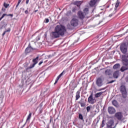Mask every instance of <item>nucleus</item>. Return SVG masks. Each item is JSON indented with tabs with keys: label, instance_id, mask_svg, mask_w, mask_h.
<instances>
[{
	"label": "nucleus",
	"instance_id": "2f4dec72",
	"mask_svg": "<svg viewBox=\"0 0 128 128\" xmlns=\"http://www.w3.org/2000/svg\"><path fill=\"white\" fill-rule=\"evenodd\" d=\"M105 122L106 121L104 120V119H103L102 120V125H101L102 128H104V126L106 124H104Z\"/></svg>",
	"mask_w": 128,
	"mask_h": 128
},
{
	"label": "nucleus",
	"instance_id": "bb28decb",
	"mask_svg": "<svg viewBox=\"0 0 128 128\" xmlns=\"http://www.w3.org/2000/svg\"><path fill=\"white\" fill-rule=\"evenodd\" d=\"M96 110L92 112L90 114V116L91 118H94V116H96Z\"/></svg>",
	"mask_w": 128,
	"mask_h": 128
},
{
	"label": "nucleus",
	"instance_id": "ea45409f",
	"mask_svg": "<svg viewBox=\"0 0 128 128\" xmlns=\"http://www.w3.org/2000/svg\"><path fill=\"white\" fill-rule=\"evenodd\" d=\"M2 12H6V8H2Z\"/></svg>",
	"mask_w": 128,
	"mask_h": 128
},
{
	"label": "nucleus",
	"instance_id": "f3484780",
	"mask_svg": "<svg viewBox=\"0 0 128 128\" xmlns=\"http://www.w3.org/2000/svg\"><path fill=\"white\" fill-rule=\"evenodd\" d=\"M112 70L110 69H107L105 71V74L106 76H112Z\"/></svg>",
	"mask_w": 128,
	"mask_h": 128
},
{
	"label": "nucleus",
	"instance_id": "09e8293b",
	"mask_svg": "<svg viewBox=\"0 0 128 128\" xmlns=\"http://www.w3.org/2000/svg\"><path fill=\"white\" fill-rule=\"evenodd\" d=\"M18 2H22V0H18Z\"/></svg>",
	"mask_w": 128,
	"mask_h": 128
},
{
	"label": "nucleus",
	"instance_id": "5701e85b",
	"mask_svg": "<svg viewBox=\"0 0 128 128\" xmlns=\"http://www.w3.org/2000/svg\"><path fill=\"white\" fill-rule=\"evenodd\" d=\"M38 56L36 58L33 59L32 62L35 64H38Z\"/></svg>",
	"mask_w": 128,
	"mask_h": 128
},
{
	"label": "nucleus",
	"instance_id": "ddd939ff",
	"mask_svg": "<svg viewBox=\"0 0 128 128\" xmlns=\"http://www.w3.org/2000/svg\"><path fill=\"white\" fill-rule=\"evenodd\" d=\"M96 2H98V0H90V6H96Z\"/></svg>",
	"mask_w": 128,
	"mask_h": 128
},
{
	"label": "nucleus",
	"instance_id": "1a4fd4ad",
	"mask_svg": "<svg viewBox=\"0 0 128 128\" xmlns=\"http://www.w3.org/2000/svg\"><path fill=\"white\" fill-rule=\"evenodd\" d=\"M108 112L110 114H116V108L112 106H109L108 108Z\"/></svg>",
	"mask_w": 128,
	"mask_h": 128
},
{
	"label": "nucleus",
	"instance_id": "393cba45",
	"mask_svg": "<svg viewBox=\"0 0 128 128\" xmlns=\"http://www.w3.org/2000/svg\"><path fill=\"white\" fill-rule=\"evenodd\" d=\"M88 8H85L84 10V14L85 16H86L88 14Z\"/></svg>",
	"mask_w": 128,
	"mask_h": 128
},
{
	"label": "nucleus",
	"instance_id": "f257e3e1",
	"mask_svg": "<svg viewBox=\"0 0 128 128\" xmlns=\"http://www.w3.org/2000/svg\"><path fill=\"white\" fill-rule=\"evenodd\" d=\"M64 32H66V29L60 26H56L54 28V32H51L50 36L52 38H60V36H64Z\"/></svg>",
	"mask_w": 128,
	"mask_h": 128
},
{
	"label": "nucleus",
	"instance_id": "aec40b11",
	"mask_svg": "<svg viewBox=\"0 0 128 128\" xmlns=\"http://www.w3.org/2000/svg\"><path fill=\"white\" fill-rule=\"evenodd\" d=\"M74 4H75V6H76L78 8H80V4H82V1L74 2Z\"/></svg>",
	"mask_w": 128,
	"mask_h": 128
},
{
	"label": "nucleus",
	"instance_id": "a878e982",
	"mask_svg": "<svg viewBox=\"0 0 128 128\" xmlns=\"http://www.w3.org/2000/svg\"><path fill=\"white\" fill-rule=\"evenodd\" d=\"M34 66H36V64L33 63L31 65H30V66L28 68H26V70L28 71V70H30V68H34Z\"/></svg>",
	"mask_w": 128,
	"mask_h": 128
},
{
	"label": "nucleus",
	"instance_id": "20e7f679",
	"mask_svg": "<svg viewBox=\"0 0 128 128\" xmlns=\"http://www.w3.org/2000/svg\"><path fill=\"white\" fill-rule=\"evenodd\" d=\"M120 50L123 54H126L128 52V46L126 44H122L120 46Z\"/></svg>",
	"mask_w": 128,
	"mask_h": 128
},
{
	"label": "nucleus",
	"instance_id": "f03ea898",
	"mask_svg": "<svg viewBox=\"0 0 128 128\" xmlns=\"http://www.w3.org/2000/svg\"><path fill=\"white\" fill-rule=\"evenodd\" d=\"M122 66L120 68L121 72H124L128 70V54L122 55Z\"/></svg>",
	"mask_w": 128,
	"mask_h": 128
},
{
	"label": "nucleus",
	"instance_id": "c85d7f7f",
	"mask_svg": "<svg viewBox=\"0 0 128 128\" xmlns=\"http://www.w3.org/2000/svg\"><path fill=\"white\" fill-rule=\"evenodd\" d=\"M10 32V28H8V30L4 31L2 34V36H4V34H6V33Z\"/></svg>",
	"mask_w": 128,
	"mask_h": 128
},
{
	"label": "nucleus",
	"instance_id": "8fccbe9b",
	"mask_svg": "<svg viewBox=\"0 0 128 128\" xmlns=\"http://www.w3.org/2000/svg\"><path fill=\"white\" fill-rule=\"evenodd\" d=\"M128 30L125 32V34H128Z\"/></svg>",
	"mask_w": 128,
	"mask_h": 128
},
{
	"label": "nucleus",
	"instance_id": "7c9ffc66",
	"mask_svg": "<svg viewBox=\"0 0 128 128\" xmlns=\"http://www.w3.org/2000/svg\"><path fill=\"white\" fill-rule=\"evenodd\" d=\"M78 118L81 120H84V116H82V114H79Z\"/></svg>",
	"mask_w": 128,
	"mask_h": 128
},
{
	"label": "nucleus",
	"instance_id": "de8ad7c7",
	"mask_svg": "<svg viewBox=\"0 0 128 128\" xmlns=\"http://www.w3.org/2000/svg\"><path fill=\"white\" fill-rule=\"evenodd\" d=\"M102 90H104V88H103L102 89L99 90V91Z\"/></svg>",
	"mask_w": 128,
	"mask_h": 128
},
{
	"label": "nucleus",
	"instance_id": "a18cd8bd",
	"mask_svg": "<svg viewBox=\"0 0 128 128\" xmlns=\"http://www.w3.org/2000/svg\"><path fill=\"white\" fill-rule=\"evenodd\" d=\"M18 6H20V5L18 4H16L15 10H16V8H18Z\"/></svg>",
	"mask_w": 128,
	"mask_h": 128
},
{
	"label": "nucleus",
	"instance_id": "7ed1b4c3",
	"mask_svg": "<svg viewBox=\"0 0 128 128\" xmlns=\"http://www.w3.org/2000/svg\"><path fill=\"white\" fill-rule=\"evenodd\" d=\"M120 92L122 94L123 98H126L128 96V92H126V86L122 85L120 88Z\"/></svg>",
	"mask_w": 128,
	"mask_h": 128
},
{
	"label": "nucleus",
	"instance_id": "b1692460",
	"mask_svg": "<svg viewBox=\"0 0 128 128\" xmlns=\"http://www.w3.org/2000/svg\"><path fill=\"white\" fill-rule=\"evenodd\" d=\"M102 94H104V92H100L96 93L95 94V97L96 98H100V96H102Z\"/></svg>",
	"mask_w": 128,
	"mask_h": 128
},
{
	"label": "nucleus",
	"instance_id": "a19ab883",
	"mask_svg": "<svg viewBox=\"0 0 128 128\" xmlns=\"http://www.w3.org/2000/svg\"><path fill=\"white\" fill-rule=\"evenodd\" d=\"M30 2V0H26V4H28V2Z\"/></svg>",
	"mask_w": 128,
	"mask_h": 128
},
{
	"label": "nucleus",
	"instance_id": "4d7b16f0",
	"mask_svg": "<svg viewBox=\"0 0 128 128\" xmlns=\"http://www.w3.org/2000/svg\"><path fill=\"white\" fill-rule=\"evenodd\" d=\"M24 126H26V124H24Z\"/></svg>",
	"mask_w": 128,
	"mask_h": 128
},
{
	"label": "nucleus",
	"instance_id": "6e6d98bb",
	"mask_svg": "<svg viewBox=\"0 0 128 128\" xmlns=\"http://www.w3.org/2000/svg\"><path fill=\"white\" fill-rule=\"evenodd\" d=\"M1 14H2V12H0V16Z\"/></svg>",
	"mask_w": 128,
	"mask_h": 128
},
{
	"label": "nucleus",
	"instance_id": "c03bdc74",
	"mask_svg": "<svg viewBox=\"0 0 128 128\" xmlns=\"http://www.w3.org/2000/svg\"><path fill=\"white\" fill-rule=\"evenodd\" d=\"M43 62L42 61H41L39 62L38 64L39 66H40V64H42Z\"/></svg>",
	"mask_w": 128,
	"mask_h": 128
},
{
	"label": "nucleus",
	"instance_id": "c756f323",
	"mask_svg": "<svg viewBox=\"0 0 128 128\" xmlns=\"http://www.w3.org/2000/svg\"><path fill=\"white\" fill-rule=\"evenodd\" d=\"M92 108V106H90L86 107L87 112H90V108Z\"/></svg>",
	"mask_w": 128,
	"mask_h": 128
},
{
	"label": "nucleus",
	"instance_id": "864d4df0",
	"mask_svg": "<svg viewBox=\"0 0 128 128\" xmlns=\"http://www.w3.org/2000/svg\"><path fill=\"white\" fill-rule=\"evenodd\" d=\"M50 122H52V118L50 120Z\"/></svg>",
	"mask_w": 128,
	"mask_h": 128
},
{
	"label": "nucleus",
	"instance_id": "79ce46f5",
	"mask_svg": "<svg viewBox=\"0 0 128 128\" xmlns=\"http://www.w3.org/2000/svg\"><path fill=\"white\" fill-rule=\"evenodd\" d=\"M76 9L74 8L72 10V12H76Z\"/></svg>",
	"mask_w": 128,
	"mask_h": 128
},
{
	"label": "nucleus",
	"instance_id": "4468645a",
	"mask_svg": "<svg viewBox=\"0 0 128 128\" xmlns=\"http://www.w3.org/2000/svg\"><path fill=\"white\" fill-rule=\"evenodd\" d=\"M120 2H119V0H117L115 6L114 14H116V12H118V10H120V8L118 7V6H120Z\"/></svg>",
	"mask_w": 128,
	"mask_h": 128
},
{
	"label": "nucleus",
	"instance_id": "49530a36",
	"mask_svg": "<svg viewBox=\"0 0 128 128\" xmlns=\"http://www.w3.org/2000/svg\"><path fill=\"white\" fill-rule=\"evenodd\" d=\"M98 122H100V120H98L96 122V124H98Z\"/></svg>",
	"mask_w": 128,
	"mask_h": 128
},
{
	"label": "nucleus",
	"instance_id": "f704fd0d",
	"mask_svg": "<svg viewBox=\"0 0 128 128\" xmlns=\"http://www.w3.org/2000/svg\"><path fill=\"white\" fill-rule=\"evenodd\" d=\"M72 14V11H68L67 12V16H70Z\"/></svg>",
	"mask_w": 128,
	"mask_h": 128
},
{
	"label": "nucleus",
	"instance_id": "58836bf2",
	"mask_svg": "<svg viewBox=\"0 0 128 128\" xmlns=\"http://www.w3.org/2000/svg\"><path fill=\"white\" fill-rule=\"evenodd\" d=\"M24 13H25L26 14H28V10H25Z\"/></svg>",
	"mask_w": 128,
	"mask_h": 128
},
{
	"label": "nucleus",
	"instance_id": "412c9836",
	"mask_svg": "<svg viewBox=\"0 0 128 128\" xmlns=\"http://www.w3.org/2000/svg\"><path fill=\"white\" fill-rule=\"evenodd\" d=\"M80 104L82 108H84V106H86V103L84 102V100L81 99V100L78 102Z\"/></svg>",
	"mask_w": 128,
	"mask_h": 128
},
{
	"label": "nucleus",
	"instance_id": "0eeeda50",
	"mask_svg": "<svg viewBox=\"0 0 128 128\" xmlns=\"http://www.w3.org/2000/svg\"><path fill=\"white\" fill-rule=\"evenodd\" d=\"M96 99L94 98V96L92 94L88 98V102L91 104H96Z\"/></svg>",
	"mask_w": 128,
	"mask_h": 128
},
{
	"label": "nucleus",
	"instance_id": "13d9d810",
	"mask_svg": "<svg viewBox=\"0 0 128 128\" xmlns=\"http://www.w3.org/2000/svg\"><path fill=\"white\" fill-rule=\"evenodd\" d=\"M96 16H98V15H96Z\"/></svg>",
	"mask_w": 128,
	"mask_h": 128
},
{
	"label": "nucleus",
	"instance_id": "6ab92c4d",
	"mask_svg": "<svg viewBox=\"0 0 128 128\" xmlns=\"http://www.w3.org/2000/svg\"><path fill=\"white\" fill-rule=\"evenodd\" d=\"M112 104H113L114 106H116V108L118 107V101H116V100H113L112 101Z\"/></svg>",
	"mask_w": 128,
	"mask_h": 128
},
{
	"label": "nucleus",
	"instance_id": "39448f33",
	"mask_svg": "<svg viewBox=\"0 0 128 128\" xmlns=\"http://www.w3.org/2000/svg\"><path fill=\"white\" fill-rule=\"evenodd\" d=\"M107 128H115L116 126H114V121L112 120H110L108 122Z\"/></svg>",
	"mask_w": 128,
	"mask_h": 128
},
{
	"label": "nucleus",
	"instance_id": "9d476101",
	"mask_svg": "<svg viewBox=\"0 0 128 128\" xmlns=\"http://www.w3.org/2000/svg\"><path fill=\"white\" fill-rule=\"evenodd\" d=\"M115 116L118 120H122L124 116H122V112H117L115 114Z\"/></svg>",
	"mask_w": 128,
	"mask_h": 128
},
{
	"label": "nucleus",
	"instance_id": "dca6fc26",
	"mask_svg": "<svg viewBox=\"0 0 128 128\" xmlns=\"http://www.w3.org/2000/svg\"><path fill=\"white\" fill-rule=\"evenodd\" d=\"M120 74V72L116 71L113 74V78H118V76Z\"/></svg>",
	"mask_w": 128,
	"mask_h": 128
},
{
	"label": "nucleus",
	"instance_id": "9b49d317",
	"mask_svg": "<svg viewBox=\"0 0 128 128\" xmlns=\"http://www.w3.org/2000/svg\"><path fill=\"white\" fill-rule=\"evenodd\" d=\"M34 50V48H32L30 46V43L28 44V46L25 50L26 54H30V52H32Z\"/></svg>",
	"mask_w": 128,
	"mask_h": 128
},
{
	"label": "nucleus",
	"instance_id": "5fc2aeb1",
	"mask_svg": "<svg viewBox=\"0 0 128 128\" xmlns=\"http://www.w3.org/2000/svg\"><path fill=\"white\" fill-rule=\"evenodd\" d=\"M40 114H42V111H40Z\"/></svg>",
	"mask_w": 128,
	"mask_h": 128
},
{
	"label": "nucleus",
	"instance_id": "e433bc0d",
	"mask_svg": "<svg viewBox=\"0 0 128 128\" xmlns=\"http://www.w3.org/2000/svg\"><path fill=\"white\" fill-rule=\"evenodd\" d=\"M114 11L113 14H109L110 18H111V16H114Z\"/></svg>",
	"mask_w": 128,
	"mask_h": 128
},
{
	"label": "nucleus",
	"instance_id": "3c124183",
	"mask_svg": "<svg viewBox=\"0 0 128 128\" xmlns=\"http://www.w3.org/2000/svg\"><path fill=\"white\" fill-rule=\"evenodd\" d=\"M20 2H18L17 4H19L20 5Z\"/></svg>",
	"mask_w": 128,
	"mask_h": 128
},
{
	"label": "nucleus",
	"instance_id": "c9c22d12",
	"mask_svg": "<svg viewBox=\"0 0 128 128\" xmlns=\"http://www.w3.org/2000/svg\"><path fill=\"white\" fill-rule=\"evenodd\" d=\"M6 16H12V18L14 16V14H6Z\"/></svg>",
	"mask_w": 128,
	"mask_h": 128
},
{
	"label": "nucleus",
	"instance_id": "72a5a7b5",
	"mask_svg": "<svg viewBox=\"0 0 128 128\" xmlns=\"http://www.w3.org/2000/svg\"><path fill=\"white\" fill-rule=\"evenodd\" d=\"M6 16V14H2V17L0 18V22L1 21L2 19L3 18H4V16Z\"/></svg>",
	"mask_w": 128,
	"mask_h": 128
},
{
	"label": "nucleus",
	"instance_id": "37998d69",
	"mask_svg": "<svg viewBox=\"0 0 128 128\" xmlns=\"http://www.w3.org/2000/svg\"><path fill=\"white\" fill-rule=\"evenodd\" d=\"M112 82H114V80H112V81H110L108 84H112Z\"/></svg>",
	"mask_w": 128,
	"mask_h": 128
},
{
	"label": "nucleus",
	"instance_id": "a211bd4d",
	"mask_svg": "<svg viewBox=\"0 0 128 128\" xmlns=\"http://www.w3.org/2000/svg\"><path fill=\"white\" fill-rule=\"evenodd\" d=\"M80 91H78L76 93V100H78L80 98Z\"/></svg>",
	"mask_w": 128,
	"mask_h": 128
},
{
	"label": "nucleus",
	"instance_id": "f8f14e48",
	"mask_svg": "<svg viewBox=\"0 0 128 128\" xmlns=\"http://www.w3.org/2000/svg\"><path fill=\"white\" fill-rule=\"evenodd\" d=\"M78 16L79 18H80V20H84V18H86V15L82 11L78 12Z\"/></svg>",
	"mask_w": 128,
	"mask_h": 128
},
{
	"label": "nucleus",
	"instance_id": "4c0bfd02",
	"mask_svg": "<svg viewBox=\"0 0 128 128\" xmlns=\"http://www.w3.org/2000/svg\"><path fill=\"white\" fill-rule=\"evenodd\" d=\"M49 22L50 20L48 18L45 19V22H46V24H48V22Z\"/></svg>",
	"mask_w": 128,
	"mask_h": 128
},
{
	"label": "nucleus",
	"instance_id": "cd10ccee",
	"mask_svg": "<svg viewBox=\"0 0 128 128\" xmlns=\"http://www.w3.org/2000/svg\"><path fill=\"white\" fill-rule=\"evenodd\" d=\"M32 118V112H30L26 120V122L30 121V118Z\"/></svg>",
	"mask_w": 128,
	"mask_h": 128
},
{
	"label": "nucleus",
	"instance_id": "473e14b6",
	"mask_svg": "<svg viewBox=\"0 0 128 128\" xmlns=\"http://www.w3.org/2000/svg\"><path fill=\"white\" fill-rule=\"evenodd\" d=\"M4 8H7L10 6V4H8L6 3V2H4Z\"/></svg>",
	"mask_w": 128,
	"mask_h": 128
},
{
	"label": "nucleus",
	"instance_id": "4be33fe9",
	"mask_svg": "<svg viewBox=\"0 0 128 128\" xmlns=\"http://www.w3.org/2000/svg\"><path fill=\"white\" fill-rule=\"evenodd\" d=\"M120 68V64H115L113 66L114 70H118V68Z\"/></svg>",
	"mask_w": 128,
	"mask_h": 128
},
{
	"label": "nucleus",
	"instance_id": "2eb2a0df",
	"mask_svg": "<svg viewBox=\"0 0 128 128\" xmlns=\"http://www.w3.org/2000/svg\"><path fill=\"white\" fill-rule=\"evenodd\" d=\"M64 75V72H62L56 78V80L55 82L54 83V84H56L58 83V80H60L62 76Z\"/></svg>",
	"mask_w": 128,
	"mask_h": 128
},
{
	"label": "nucleus",
	"instance_id": "6e6552de",
	"mask_svg": "<svg viewBox=\"0 0 128 128\" xmlns=\"http://www.w3.org/2000/svg\"><path fill=\"white\" fill-rule=\"evenodd\" d=\"M96 84L99 88H100L104 84L102 79L101 78L99 77L96 79Z\"/></svg>",
	"mask_w": 128,
	"mask_h": 128
},
{
	"label": "nucleus",
	"instance_id": "603ef678",
	"mask_svg": "<svg viewBox=\"0 0 128 128\" xmlns=\"http://www.w3.org/2000/svg\"><path fill=\"white\" fill-rule=\"evenodd\" d=\"M34 12H38V10H36Z\"/></svg>",
	"mask_w": 128,
	"mask_h": 128
},
{
	"label": "nucleus",
	"instance_id": "423d86ee",
	"mask_svg": "<svg viewBox=\"0 0 128 128\" xmlns=\"http://www.w3.org/2000/svg\"><path fill=\"white\" fill-rule=\"evenodd\" d=\"M70 24L72 26H78V19L76 18H72Z\"/></svg>",
	"mask_w": 128,
	"mask_h": 128
}]
</instances>
